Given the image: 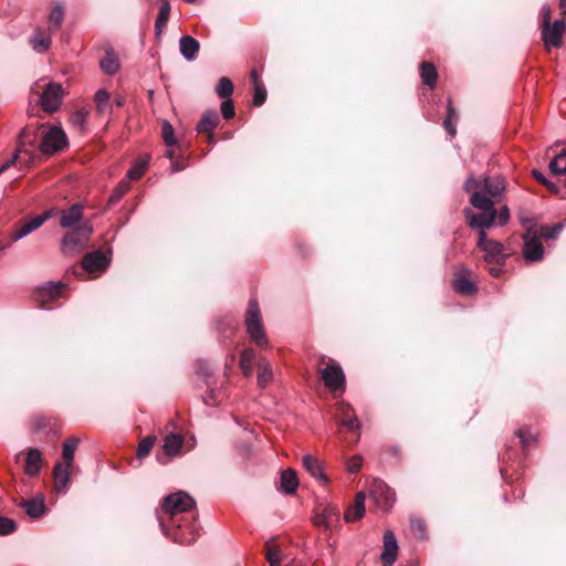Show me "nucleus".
<instances>
[{"instance_id":"f257e3e1","label":"nucleus","mask_w":566,"mask_h":566,"mask_svg":"<svg viewBox=\"0 0 566 566\" xmlns=\"http://www.w3.org/2000/svg\"><path fill=\"white\" fill-rule=\"evenodd\" d=\"M196 506L195 500L185 491H178L164 499L157 517L166 536L179 544H192L198 530L195 521H187L181 513H187Z\"/></svg>"},{"instance_id":"f03ea898","label":"nucleus","mask_w":566,"mask_h":566,"mask_svg":"<svg viewBox=\"0 0 566 566\" xmlns=\"http://www.w3.org/2000/svg\"><path fill=\"white\" fill-rule=\"evenodd\" d=\"M475 179L474 177H469L464 182V190L471 193L470 202L471 205L481 210L480 213H474L470 209L464 210V214L468 221V224L471 228L480 229V231H484V229L490 228L496 218V210L494 208V201L490 198H486L484 195L480 193L475 190Z\"/></svg>"},{"instance_id":"7ed1b4c3","label":"nucleus","mask_w":566,"mask_h":566,"mask_svg":"<svg viewBox=\"0 0 566 566\" xmlns=\"http://www.w3.org/2000/svg\"><path fill=\"white\" fill-rule=\"evenodd\" d=\"M245 328L251 342L260 348L268 347L269 339L264 329L259 304L254 298H251L248 304Z\"/></svg>"},{"instance_id":"20e7f679","label":"nucleus","mask_w":566,"mask_h":566,"mask_svg":"<svg viewBox=\"0 0 566 566\" xmlns=\"http://www.w3.org/2000/svg\"><path fill=\"white\" fill-rule=\"evenodd\" d=\"M321 365H325L319 367L318 373L326 388L335 397L338 396V392L343 394L345 390V375L342 367L335 360H326L325 357L321 358Z\"/></svg>"},{"instance_id":"39448f33","label":"nucleus","mask_w":566,"mask_h":566,"mask_svg":"<svg viewBox=\"0 0 566 566\" xmlns=\"http://www.w3.org/2000/svg\"><path fill=\"white\" fill-rule=\"evenodd\" d=\"M93 228L88 223L69 231L62 239V252L66 255L80 253L88 243Z\"/></svg>"},{"instance_id":"423d86ee","label":"nucleus","mask_w":566,"mask_h":566,"mask_svg":"<svg viewBox=\"0 0 566 566\" xmlns=\"http://www.w3.org/2000/svg\"><path fill=\"white\" fill-rule=\"evenodd\" d=\"M478 247L484 252V260L488 263L503 265L509 253L505 252L504 247L499 241L489 239L485 231H480Z\"/></svg>"},{"instance_id":"0eeeda50","label":"nucleus","mask_w":566,"mask_h":566,"mask_svg":"<svg viewBox=\"0 0 566 566\" xmlns=\"http://www.w3.org/2000/svg\"><path fill=\"white\" fill-rule=\"evenodd\" d=\"M339 509L332 503L318 505L313 515V523L315 526L323 527L328 531L336 528L339 524Z\"/></svg>"},{"instance_id":"6e6552de","label":"nucleus","mask_w":566,"mask_h":566,"mask_svg":"<svg viewBox=\"0 0 566 566\" xmlns=\"http://www.w3.org/2000/svg\"><path fill=\"white\" fill-rule=\"evenodd\" d=\"M369 494L377 509L384 512L389 511L396 501L395 492L379 480L373 482Z\"/></svg>"},{"instance_id":"1a4fd4ad","label":"nucleus","mask_w":566,"mask_h":566,"mask_svg":"<svg viewBox=\"0 0 566 566\" xmlns=\"http://www.w3.org/2000/svg\"><path fill=\"white\" fill-rule=\"evenodd\" d=\"M66 146V135L60 127H50L43 133L40 149L43 154L52 155Z\"/></svg>"},{"instance_id":"9d476101","label":"nucleus","mask_w":566,"mask_h":566,"mask_svg":"<svg viewBox=\"0 0 566 566\" xmlns=\"http://www.w3.org/2000/svg\"><path fill=\"white\" fill-rule=\"evenodd\" d=\"M475 179V190L490 198L494 203L502 197L505 189V181L502 177Z\"/></svg>"},{"instance_id":"9b49d317","label":"nucleus","mask_w":566,"mask_h":566,"mask_svg":"<svg viewBox=\"0 0 566 566\" xmlns=\"http://www.w3.org/2000/svg\"><path fill=\"white\" fill-rule=\"evenodd\" d=\"M62 98V85L59 83H49L41 95V106L45 112H55L61 106Z\"/></svg>"},{"instance_id":"f8f14e48","label":"nucleus","mask_w":566,"mask_h":566,"mask_svg":"<svg viewBox=\"0 0 566 566\" xmlns=\"http://www.w3.org/2000/svg\"><path fill=\"white\" fill-rule=\"evenodd\" d=\"M50 217H52L51 211H46L42 214L35 216L30 220L23 221L20 226H18L11 233V240L18 241L22 238L30 234L32 231L40 228Z\"/></svg>"},{"instance_id":"ddd939ff","label":"nucleus","mask_w":566,"mask_h":566,"mask_svg":"<svg viewBox=\"0 0 566 566\" xmlns=\"http://www.w3.org/2000/svg\"><path fill=\"white\" fill-rule=\"evenodd\" d=\"M336 418L339 427L348 431H355L360 428V423L358 422L354 409L344 401H339L336 405Z\"/></svg>"},{"instance_id":"4468645a","label":"nucleus","mask_w":566,"mask_h":566,"mask_svg":"<svg viewBox=\"0 0 566 566\" xmlns=\"http://www.w3.org/2000/svg\"><path fill=\"white\" fill-rule=\"evenodd\" d=\"M302 464L306 472L318 483L322 485L328 484L329 479L324 471V463L317 457L313 454H305L302 458Z\"/></svg>"},{"instance_id":"2eb2a0df","label":"nucleus","mask_w":566,"mask_h":566,"mask_svg":"<svg viewBox=\"0 0 566 566\" xmlns=\"http://www.w3.org/2000/svg\"><path fill=\"white\" fill-rule=\"evenodd\" d=\"M107 265V258L102 251L87 253L82 260V268L91 274L105 271Z\"/></svg>"},{"instance_id":"dca6fc26","label":"nucleus","mask_w":566,"mask_h":566,"mask_svg":"<svg viewBox=\"0 0 566 566\" xmlns=\"http://www.w3.org/2000/svg\"><path fill=\"white\" fill-rule=\"evenodd\" d=\"M398 544L392 531L388 530L384 533V552L381 562L384 566H392L397 559Z\"/></svg>"},{"instance_id":"f3484780","label":"nucleus","mask_w":566,"mask_h":566,"mask_svg":"<svg viewBox=\"0 0 566 566\" xmlns=\"http://www.w3.org/2000/svg\"><path fill=\"white\" fill-rule=\"evenodd\" d=\"M73 467L57 462L53 469L54 490L65 494L69 489Z\"/></svg>"},{"instance_id":"a211bd4d","label":"nucleus","mask_w":566,"mask_h":566,"mask_svg":"<svg viewBox=\"0 0 566 566\" xmlns=\"http://www.w3.org/2000/svg\"><path fill=\"white\" fill-rule=\"evenodd\" d=\"M63 287L64 285L60 283H48L40 287L35 293V298L40 307H45L51 301L57 300L62 294Z\"/></svg>"},{"instance_id":"6ab92c4d","label":"nucleus","mask_w":566,"mask_h":566,"mask_svg":"<svg viewBox=\"0 0 566 566\" xmlns=\"http://www.w3.org/2000/svg\"><path fill=\"white\" fill-rule=\"evenodd\" d=\"M523 254L527 261L535 262L542 260L544 248L539 241V238L536 235L531 237L530 233H527L525 235Z\"/></svg>"},{"instance_id":"aec40b11","label":"nucleus","mask_w":566,"mask_h":566,"mask_svg":"<svg viewBox=\"0 0 566 566\" xmlns=\"http://www.w3.org/2000/svg\"><path fill=\"white\" fill-rule=\"evenodd\" d=\"M219 124V116L216 111H207L203 113L201 119L197 124V132L199 134H207L209 139L213 138V130Z\"/></svg>"},{"instance_id":"412c9836","label":"nucleus","mask_w":566,"mask_h":566,"mask_svg":"<svg viewBox=\"0 0 566 566\" xmlns=\"http://www.w3.org/2000/svg\"><path fill=\"white\" fill-rule=\"evenodd\" d=\"M365 515V493H357L355 501L349 505L345 512L344 520L347 523H353L360 520Z\"/></svg>"},{"instance_id":"4be33fe9","label":"nucleus","mask_w":566,"mask_h":566,"mask_svg":"<svg viewBox=\"0 0 566 566\" xmlns=\"http://www.w3.org/2000/svg\"><path fill=\"white\" fill-rule=\"evenodd\" d=\"M83 217V207L80 203L73 205L70 209L62 211L60 224L63 228H74Z\"/></svg>"},{"instance_id":"5701e85b","label":"nucleus","mask_w":566,"mask_h":566,"mask_svg":"<svg viewBox=\"0 0 566 566\" xmlns=\"http://www.w3.org/2000/svg\"><path fill=\"white\" fill-rule=\"evenodd\" d=\"M42 468V454L38 449H29L25 458L24 472L30 476H35Z\"/></svg>"},{"instance_id":"b1692460","label":"nucleus","mask_w":566,"mask_h":566,"mask_svg":"<svg viewBox=\"0 0 566 566\" xmlns=\"http://www.w3.org/2000/svg\"><path fill=\"white\" fill-rule=\"evenodd\" d=\"M19 506L24 511L27 515H29L32 518H39L45 512V504L43 497L24 500L19 504Z\"/></svg>"},{"instance_id":"393cba45","label":"nucleus","mask_w":566,"mask_h":566,"mask_svg":"<svg viewBox=\"0 0 566 566\" xmlns=\"http://www.w3.org/2000/svg\"><path fill=\"white\" fill-rule=\"evenodd\" d=\"M470 271L462 270L457 274L453 286L457 292L463 295L473 294L476 291L475 284L469 279Z\"/></svg>"},{"instance_id":"a878e982","label":"nucleus","mask_w":566,"mask_h":566,"mask_svg":"<svg viewBox=\"0 0 566 566\" xmlns=\"http://www.w3.org/2000/svg\"><path fill=\"white\" fill-rule=\"evenodd\" d=\"M95 109L98 115L111 114L113 106L111 96L105 88H99L94 94Z\"/></svg>"},{"instance_id":"bb28decb","label":"nucleus","mask_w":566,"mask_h":566,"mask_svg":"<svg viewBox=\"0 0 566 566\" xmlns=\"http://www.w3.org/2000/svg\"><path fill=\"white\" fill-rule=\"evenodd\" d=\"M281 491L286 494H293L298 488V479L294 470H284L280 479Z\"/></svg>"},{"instance_id":"cd10ccee","label":"nucleus","mask_w":566,"mask_h":566,"mask_svg":"<svg viewBox=\"0 0 566 566\" xmlns=\"http://www.w3.org/2000/svg\"><path fill=\"white\" fill-rule=\"evenodd\" d=\"M102 71L108 75L117 73L119 70V60L115 52L111 49L105 51V55L99 61Z\"/></svg>"},{"instance_id":"c85d7f7f","label":"nucleus","mask_w":566,"mask_h":566,"mask_svg":"<svg viewBox=\"0 0 566 566\" xmlns=\"http://www.w3.org/2000/svg\"><path fill=\"white\" fill-rule=\"evenodd\" d=\"M184 439L180 434L169 433L164 439L163 449L168 457H175L181 450Z\"/></svg>"},{"instance_id":"c756f323","label":"nucleus","mask_w":566,"mask_h":566,"mask_svg":"<svg viewBox=\"0 0 566 566\" xmlns=\"http://www.w3.org/2000/svg\"><path fill=\"white\" fill-rule=\"evenodd\" d=\"M80 444V439L76 437L67 438L62 446V459L61 463L73 467V460L75 451Z\"/></svg>"},{"instance_id":"7c9ffc66","label":"nucleus","mask_w":566,"mask_h":566,"mask_svg":"<svg viewBox=\"0 0 566 566\" xmlns=\"http://www.w3.org/2000/svg\"><path fill=\"white\" fill-rule=\"evenodd\" d=\"M420 77L424 85L433 88L438 77L436 66L430 62H422L420 64Z\"/></svg>"},{"instance_id":"2f4dec72","label":"nucleus","mask_w":566,"mask_h":566,"mask_svg":"<svg viewBox=\"0 0 566 566\" xmlns=\"http://www.w3.org/2000/svg\"><path fill=\"white\" fill-rule=\"evenodd\" d=\"M256 358L253 348H245L240 355V368L244 377H251L253 374V361Z\"/></svg>"},{"instance_id":"473e14b6","label":"nucleus","mask_w":566,"mask_h":566,"mask_svg":"<svg viewBox=\"0 0 566 566\" xmlns=\"http://www.w3.org/2000/svg\"><path fill=\"white\" fill-rule=\"evenodd\" d=\"M180 52L187 60L196 59L200 44L196 38H180Z\"/></svg>"},{"instance_id":"72a5a7b5","label":"nucleus","mask_w":566,"mask_h":566,"mask_svg":"<svg viewBox=\"0 0 566 566\" xmlns=\"http://www.w3.org/2000/svg\"><path fill=\"white\" fill-rule=\"evenodd\" d=\"M273 377L272 368L266 359H260L258 361V385L265 387Z\"/></svg>"},{"instance_id":"f704fd0d","label":"nucleus","mask_w":566,"mask_h":566,"mask_svg":"<svg viewBox=\"0 0 566 566\" xmlns=\"http://www.w3.org/2000/svg\"><path fill=\"white\" fill-rule=\"evenodd\" d=\"M170 13V4L168 1L163 0L159 7V12L155 22L156 35L163 32V29L168 22Z\"/></svg>"},{"instance_id":"c9c22d12","label":"nucleus","mask_w":566,"mask_h":566,"mask_svg":"<svg viewBox=\"0 0 566 566\" xmlns=\"http://www.w3.org/2000/svg\"><path fill=\"white\" fill-rule=\"evenodd\" d=\"M147 166H148L147 159H144V158L137 159L134 163V165L129 168V170L127 171V178L129 180L139 179L146 171Z\"/></svg>"},{"instance_id":"e433bc0d","label":"nucleus","mask_w":566,"mask_h":566,"mask_svg":"<svg viewBox=\"0 0 566 566\" xmlns=\"http://www.w3.org/2000/svg\"><path fill=\"white\" fill-rule=\"evenodd\" d=\"M265 557L270 566H281V551L271 542L265 544Z\"/></svg>"},{"instance_id":"4c0bfd02","label":"nucleus","mask_w":566,"mask_h":566,"mask_svg":"<svg viewBox=\"0 0 566 566\" xmlns=\"http://www.w3.org/2000/svg\"><path fill=\"white\" fill-rule=\"evenodd\" d=\"M156 442L155 436H147L146 438L142 439L138 443L136 455L138 459H144L149 454L151 451L154 444Z\"/></svg>"},{"instance_id":"58836bf2","label":"nucleus","mask_w":566,"mask_h":566,"mask_svg":"<svg viewBox=\"0 0 566 566\" xmlns=\"http://www.w3.org/2000/svg\"><path fill=\"white\" fill-rule=\"evenodd\" d=\"M549 169L555 175L566 174V151L556 155L549 163Z\"/></svg>"},{"instance_id":"ea45409f","label":"nucleus","mask_w":566,"mask_h":566,"mask_svg":"<svg viewBox=\"0 0 566 566\" xmlns=\"http://www.w3.org/2000/svg\"><path fill=\"white\" fill-rule=\"evenodd\" d=\"M216 93L220 98H229L233 93V84L229 77H221L216 86Z\"/></svg>"},{"instance_id":"a19ab883","label":"nucleus","mask_w":566,"mask_h":566,"mask_svg":"<svg viewBox=\"0 0 566 566\" xmlns=\"http://www.w3.org/2000/svg\"><path fill=\"white\" fill-rule=\"evenodd\" d=\"M64 18V10L61 6H56L52 9L50 17H49V23H50V31H55L60 24L62 23Z\"/></svg>"},{"instance_id":"79ce46f5","label":"nucleus","mask_w":566,"mask_h":566,"mask_svg":"<svg viewBox=\"0 0 566 566\" xmlns=\"http://www.w3.org/2000/svg\"><path fill=\"white\" fill-rule=\"evenodd\" d=\"M51 38H31L30 45L38 53H44L51 46Z\"/></svg>"},{"instance_id":"37998d69","label":"nucleus","mask_w":566,"mask_h":566,"mask_svg":"<svg viewBox=\"0 0 566 566\" xmlns=\"http://www.w3.org/2000/svg\"><path fill=\"white\" fill-rule=\"evenodd\" d=\"M161 134L167 146L176 145L177 140L175 138V130L169 122L165 120L163 123Z\"/></svg>"},{"instance_id":"c03bdc74","label":"nucleus","mask_w":566,"mask_h":566,"mask_svg":"<svg viewBox=\"0 0 566 566\" xmlns=\"http://www.w3.org/2000/svg\"><path fill=\"white\" fill-rule=\"evenodd\" d=\"M551 28V8L548 6H543L541 9V35H548V31Z\"/></svg>"},{"instance_id":"a18cd8bd","label":"nucleus","mask_w":566,"mask_h":566,"mask_svg":"<svg viewBox=\"0 0 566 566\" xmlns=\"http://www.w3.org/2000/svg\"><path fill=\"white\" fill-rule=\"evenodd\" d=\"M266 99V90L263 83L254 84V96L253 104L255 106H261Z\"/></svg>"},{"instance_id":"49530a36","label":"nucleus","mask_w":566,"mask_h":566,"mask_svg":"<svg viewBox=\"0 0 566 566\" xmlns=\"http://www.w3.org/2000/svg\"><path fill=\"white\" fill-rule=\"evenodd\" d=\"M22 150L19 148L17 149L10 158L6 159L3 163H0V175L4 171H7L10 167L20 164V154Z\"/></svg>"},{"instance_id":"de8ad7c7","label":"nucleus","mask_w":566,"mask_h":566,"mask_svg":"<svg viewBox=\"0 0 566 566\" xmlns=\"http://www.w3.org/2000/svg\"><path fill=\"white\" fill-rule=\"evenodd\" d=\"M15 530V522L11 518L0 516V535H8Z\"/></svg>"},{"instance_id":"09e8293b","label":"nucleus","mask_w":566,"mask_h":566,"mask_svg":"<svg viewBox=\"0 0 566 566\" xmlns=\"http://www.w3.org/2000/svg\"><path fill=\"white\" fill-rule=\"evenodd\" d=\"M562 224H555L553 227H542L539 235L545 239H554L562 231Z\"/></svg>"},{"instance_id":"8fccbe9b","label":"nucleus","mask_w":566,"mask_h":566,"mask_svg":"<svg viewBox=\"0 0 566 566\" xmlns=\"http://www.w3.org/2000/svg\"><path fill=\"white\" fill-rule=\"evenodd\" d=\"M363 464V459L359 455H354L349 458L346 462V470L349 473H357Z\"/></svg>"},{"instance_id":"3c124183","label":"nucleus","mask_w":566,"mask_h":566,"mask_svg":"<svg viewBox=\"0 0 566 566\" xmlns=\"http://www.w3.org/2000/svg\"><path fill=\"white\" fill-rule=\"evenodd\" d=\"M221 113L226 119H230L234 116L235 112H234V105H233L232 99L226 98L221 103Z\"/></svg>"},{"instance_id":"603ef678","label":"nucleus","mask_w":566,"mask_h":566,"mask_svg":"<svg viewBox=\"0 0 566 566\" xmlns=\"http://www.w3.org/2000/svg\"><path fill=\"white\" fill-rule=\"evenodd\" d=\"M565 28H566V20L557 19L554 21L553 24H551L548 35H563Z\"/></svg>"},{"instance_id":"864d4df0","label":"nucleus","mask_w":566,"mask_h":566,"mask_svg":"<svg viewBox=\"0 0 566 566\" xmlns=\"http://www.w3.org/2000/svg\"><path fill=\"white\" fill-rule=\"evenodd\" d=\"M543 40L544 46L548 52L563 45V38H543Z\"/></svg>"},{"instance_id":"5fc2aeb1","label":"nucleus","mask_w":566,"mask_h":566,"mask_svg":"<svg viewBox=\"0 0 566 566\" xmlns=\"http://www.w3.org/2000/svg\"><path fill=\"white\" fill-rule=\"evenodd\" d=\"M85 120H86V113L83 111H77V112L73 113L71 116V122L74 125H77L80 127H83Z\"/></svg>"},{"instance_id":"6e6d98bb","label":"nucleus","mask_w":566,"mask_h":566,"mask_svg":"<svg viewBox=\"0 0 566 566\" xmlns=\"http://www.w3.org/2000/svg\"><path fill=\"white\" fill-rule=\"evenodd\" d=\"M412 531L418 534L420 537L423 536L424 533V523L421 520H412L411 521Z\"/></svg>"},{"instance_id":"4d7b16f0","label":"nucleus","mask_w":566,"mask_h":566,"mask_svg":"<svg viewBox=\"0 0 566 566\" xmlns=\"http://www.w3.org/2000/svg\"><path fill=\"white\" fill-rule=\"evenodd\" d=\"M447 111H448V114H447L446 118H450L452 122H457L459 118V115H458L455 108L453 107L452 101L450 98L448 99Z\"/></svg>"},{"instance_id":"13d9d810","label":"nucleus","mask_w":566,"mask_h":566,"mask_svg":"<svg viewBox=\"0 0 566 566\" xmlns=\"http://www.w3.org/2000/svg\"><path fill=\"white\" fill-rule=\"evenodd\" d=\"M455 123L457 122H452L450 118H446L443 122V126L451 137L457 134Z\"/></svg>"},{"instance_id":"bf43d9fd","label":"nucleus","mask_w":566,"mask_h":566,"mask_svg":"<svg viewBox=\"0 0 566 566\" xmlns=\"http://www.w3.org/2000/svg\"><path fill=\"white\" fill-rule=\"evenodd\" d=\"M510 218V211L507 209V207H504L500 210V213H499V220H500V224L503 226L507 222Z\"/></svg>"},{"instance_id":"052dcab7","label":"nucleus","mask_w":566,"mask_h":566,"mask_svg":"<svg viewBox=\"0 0 566 566\" xmlns=\"http://www.w3.org/2000/svg\"><path fill=\"white\" fill-rule=\"evenodd\" d=\"M533 175L534 177L539 181L542 182L543 185H545L546 187L551 188V187H554L553 184H551L539 171H536L534 170L533 171Z\"/></svg>"},{"instance_id":"680f3d73","label":"nucleus","mask_w":566,"mask_h":566,"mask_svg":"<svg viewBox=\"0 0 566 566\" xmlns=\"http://www.w3.org/2000/svg\"><path fill=\"white\" fill-rule=\"evenodd\" d=\"M518 437L524 446H528L532 441V437L526 436L522 430L518 431Z\"/></svg>"},{"instance_id":"e2e57ef3","label":"nucleus","mask_w":566,"mask_h":566,"mask_svg":"<svg viewBox=\"0 0 566 566\" xmlns=\"http://www.w3.org/2000/svg\"><path fill=\"white\" fill-rule=\"evenodd\" d=\"M251 78L253 80V84L262 83L259 76V73L255 69H253L250 73Z\"/></svg>"},{"instance_id":"0e129e2a","label":"nucleus","mask_w":566,"mask_h":566,"mask_svg":"<svg viewBox=\"0 0 566 566\" xmlns=\"http://www.w3.org/2000/svg\"><path fill=\"white\" fill-rule=\"evenodd\" d=\"M128 188H129L128 182H126V181H122V182L118 185V187H117V191H118V192H123V193H125V192L127 191V189H128Z\"/></svg>"},{"instance_id":"69168bd1","label":"nucleus","mask_w":566,"mask_h":566,"mask_svg":"<svg viewBox=\"0 0 566 566\" xmlns=\"http://www.w3.org/2000/svg\"><path fill=\"white\" fill-rule=\"evenodd\" d=\"M124 193L123 192H118L117 189L115 190V192L111 196L109 200L111 201H116L118 200Z\"/></svg>"},{"instance_id":"338daca9","label":"nucleus","mask_w":566,"mask_h":566,"mask_svg":"<svg viewBox=\"0 0 566 566\" xmlns=\"http://www.w3.org/2000/svg\"><path fill=\"white\" fill-rule=\"evenodd\" d=\"M490 273L494 276H497L501 272V269L499 266H493V268H490Z\"/></svg>"},{"instance_id":"774afa93","label":"nucleus","mask_w":566,"mask_h":566,"mask_svg":"<svg viewBox=\"0 0 566 566\" xmlns=\"http://www.w3.org/2000/svg\"><path fill=\"white\" fill-rule=\"evenodd\" d=\"M559 8L563 11V13L565 14V12H566V0H559Z\"/></svg>"}]
</instances>
